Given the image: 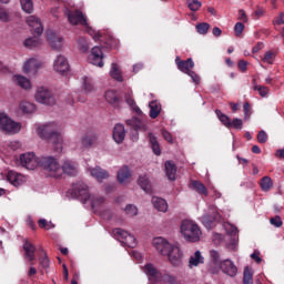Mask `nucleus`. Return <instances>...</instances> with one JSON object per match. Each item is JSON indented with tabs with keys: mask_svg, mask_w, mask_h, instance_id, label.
<instances>
[{
	"mask_svg": "<svg viewBox=\"0 0 284 284\" xmlns=\"http://www.w3.org/2000/svg\"><path fill=\"white\" fill-rule=\"evenodd\" d=\"M254 271L250 268V266H246L244 268V275H243V284H254Z\"/></svg>",
	"mask_w": 284,
	"mask_h": 284,
	"instance_id": "39",
	"label": "nucleus"
},
{
	"mask_svg": "<svg viewBox=\"0 0 284 284\" xmlns=\"http://www.w3.org/2000/svg\"><path fill=\"white\" fill-rule=\"evenodd\" d=\"M149 116H151V119H156L161 114V103H159L158 101H152L151 103H149Z\"/></svg>",
	"mask_w": 284,
	"mask_h": 284,
	"instance_id": "35",
	"label": "nucleus"
},
{
	"mask_svg": "<svg viewBox=\"0 0 284 284\" xmlns=\"http://www.w3.org/2000/svg\"><path fill=\"white\" fill-rule=\"evenodd\" d=\"M0 21L2 23H8V21H10V12L3 7H0Z\"/></svg>",
	"mask_w": 284,
	"mask_h": 284,
	"instance_id": "49",
	"label": "nucleus"
},
{
	"mask_svg": "<svg viewBox=\"0 0 284 284\" xmlns=\"http://www.w3.org/2000/svg\"><path fill=\"white\" fill-rule=\"evenodd\" d=\"M124 212H125L126 216L132 217V216H136V214H139V209L133 204H129L124 207Z\"/></svg>",
	"mask_w": 284,
	"mask_h": 284,
	"instance_id": "48",
	"label": "nucleus"
},
{
	"mask_svg": "<svg viewBox=\"0 0 284 284\" xmlns=\"http://www.w3.org/2000/svg\"><path fill=\"white\" fill-rule=\"evenodd\" d=\"M275 26H284V13H281L274 21Z\"/></svg>",
	"mask_w": 284,
	"mask_h": 284,
	"instance_id": "64",
	"label": "nucleus"
},
{
	"mask_svg": "<svg viewBox=\"0 0 284 284\" xmlns=\"http://www.w3.org/2000/svg\"><path fill=\"white\" fill-rule=\"evenodd\" d=\"M276 59V53L272 51H266L264 53V57L262 58L263 63H268V65H272Z\"/></svg>",
	"mask_w": 284,
	"mask_h": 284,
	"instance_id": "46",
	"label": "nucleus"
},
{
	"mask_svg": "<svg viewBox=\"0 0 284 284\" xmlns=\"http://www.w3.org/2000/svg\"><path fill=\"white\" fill-rule=\"evenodd\" d=\"M138 183L140 187L146 192V194H150L152 192V184L150 183V179L146 178V175H142L139 178Z\"/></svg>",
	"mask_w": 284,
	"mask_h": 284,
	"instance_id": "36",
	"label": "nucleus"
},
{
	"mask_svg": "<svg viewBox=\"0 0 284 284\" xmlns=\"http://www.w3.org/2000/svg\"><path fill=\"white\" fill-rule=\"evenodd\" d=\"M237 68L241 70V72H247V61L240 60L237 63Z\"/></svg>",
	"mask_w": 284,
	"mask_h": 284,
	"instance_id": "63",
	"label": "nucleus"
},
{
	"mask_svg": "<svg viewBox=\"0 0 284 284\" xmlns=\"http://www.w3.org/2000/svg\"><path fill=\"white\" fill-rule=\"evenodd\" d=\"M89 63L103 68V51L99 47H93L89 55Z\"/></svg>",
	"mask_w": 284,
	"mask_h": 284,
	"instance_id": "14",
	"label": "nucleus"
},
{
	"mask_svg": "<svg viewBox=\"0 0 284 284\" xmlns=\"http://www.w3.org/2000/svg\"><path fill=\"white\" fill-rule=\"evenodd\" d=\"M67 17L72 26H79V23L80 26H84L87 28V32L93 38L94 41H101V33L92 30V28L88 26V19L85 16H83V12L79 10L73 12L67 11Z\"/></svg>",
	"mask_w": 284,
	"mask_h": 284,
	"instance_id": "4",
	"label": "nucleus"
},
{
	"mask_svg": "<svg viewBox=\"0 0 284 284\" xmlns=\"http://www.w3.org/2000/svg\"><path fill=\"white\" fill-rule=\"evenodd\" d=\"M152 244L161 256L168 257L173 267H179L183 263V251L179 243H170L164 237H154Z\"/></svg>",
	"mask_w": 284,
	"mask_h": 284,
	"instance_id": "1",
	"label": "nucleus"
},
{
	"mask_svg": "<svg viewBox=\"0 0 284 284\" xmlns=\"http://www.w3.org/2000/svg\"><path fill=\"white\" fill-rule=\"evenodd\" d=\"M220 268L224 274H227V276H236L239 268H236V265H234V262L231 260H225L220 263Z\"/></svg>",
	"mask_w": 284,
	"mask_h": 284,
	"instance_id": "19",
	"label": "nucleus"
},
{
	"mask_svg": "<svg viewBox=\"0 0 284 284\" xmlns=\"http://www.w3.org/2000/svg\"><path fill=\"white\" fill-rule=\"evenodd\" d=\"M20 165L26 170H37L41 165V159L32 152L24 153L20 155Z\"/></svg>",
	"mask_w": 284,
	"mask_h": 284,
	"instance_id": "10",
	"label": "nucleus"
},
{
	"mask_svg": "<svg viewBox=\"0 0 284 284\" xmlns=\"http://www.w3.org/2000/svg\"><path fill=\"white\" fill-rule=\"evenodd\" d=\"M34 100L42 105H57V97L47 87H39L36 90Z\"/></svg>",
	"mask_w": 284,
	"mask_h": 284,
	"instance_id": "7",
	"label": "nucleus"
},
{
	"mask_svg": "<svg viewBox=\"0 0 284 284\" xmlns=\"http://www.w3.org/2000/svg\"><path fill=\"white\" fill-rule=\"evenodd\" d=\"M7 180L14 187H19V186L23 185V183H26V181H27L24 175L21 173H18L17 171H9L7 174Z\"/></svg>",
	"mask_w": 284,
	"mask_h": 284,
	"instance_id": "18",
	"label": "nucleus"
},
{
	"mask_svg": "<svg viewBox=\"0 0 284 284\" xmlns=\"http://www.w3.org/2000/svg\"><path fill=\"white\" fill-rule=\"evenodd\" d=\"M21 8L23 12H27L28 14L32 13L34 10V4L32 3V0H20Z\"/></svg>",
	"mask_w": 284,
	"mask_h": 284,
	"instance_id": "44",
	"label": "nucleus"
},
{
	"mask_svg": "<svg viewBox=\"0 0 284 284\" xmlns=\"http://www.w3.org/2000/svg\"><path fill=\"white\" fill-rule=\"evenodd\" d=\"M254 90H256L260 94V97H267L270 89L267 87L263 85H255Z\"/></svg>",
	"mask_w": 284,
	"mask_h": 284,
	"instance_id": "56",
	"label": "nucleus"
},
{
	"mask_svg": "<svg viewBox=\"0 0 284 284\" xmlns=\"http://www.w3.org/2000/svg\"><path fill=\"white\" fill-rule=\"evenodd\" d=\"M181 233L184 236L186 241H190L191 243H196L201 239V229H199V225L196 223L184 220L181 224Z\"/></svg>",
	"mask_w": 284,
	"mask_h": 284,
	"instance_id": "5",
	"label": "nucleus"
},
{
	"mask_svg": "<svg viewBox=\"0 0 284 284\" xmlns=\"http://www.w3.org/2000/svg\"><path fill=\"white\" fill-rule=\"evenodd\" d=\"M214 221H221V213H219V209H216V206L211 205L205 214L202 215L201 222L206 230H210Z\"/></svg>",
	"mask_w": 284,
	"mask_h": 284,
	"instance_id": "9",
	"label": "nucleus"
},
{
	"mask_svg": "<svg viewBox=\"0 0 284 284\" xmlns=\"http://www.w3.org/2000/svg\"><path fill=\"white\" fill-rule=\"evenodd\" d=\"M186 74L192 79L193 83H195L196 85H199V83H201V77H199V74H196V72L190 71Z\"/></svg>",
	"mask_w": 284,
	"mask_h": 284,
	"instance_id": "60",
	"label": "nucleus"
},
{
	"mask_svg": "<svg viewBox=\"0 0 284 284\" xmlns=\"http://www.w3.org/2000/svg\"><path fill=\"white\" fill-rule=\"evenodd\" d=\"M215 113L219 116L221 123L225 125V128H232V121L230 120V116L223 114L221 110H215Z\"/></svg>",
	"mask_w": 284,
	"mask_h": 284,
	"instance_id": "45",
	"label": "nucleus"
},
{
	"mask_svg": "<svg viewBox=\"0 0 284 284\" xmlns=\"http://www.w3.org/2000/svg\"><path fill=\"white\" fill-rule=\"evenodd\" d=\"M191 186L193 190H195V192H197V194H204V196H207V187H205L203 183L199 181H192Z\"/></svg>",
	"mask_w": 284,
	"mask_h": 284,
	"instance_id": "40",
	"label": "nucleus"
},
{
	"mask_svg": "<svg viewBox=\"0 0 284 284\" xmlns=\"http://www.w3.org/2000/svg\"><path fill=\"white\" fill-rule=\"evenodd\" d=\"M60 168L61 176H63V174H67V176H77V174H79V166L73 161L65 160Z\"/></svg>",
	"mask_w": 284,
	"mask_h": 284,
	"instance_id": "16",
	"label": "nucleus"
},
{
	"mask_svg": "<svg viewBox=\"0 0 284 284\" xmlns=\"http://www.w3.org/2000/svg\"><path fill=\"white\" fill-rule=\"evenodd\" d=\"M39 68H41V62L34 58H31L24 63L23 72L26 74H37V72H39Z\"/></svg>",
	"mask_w": 284,
	"mask_h": 284,
	"instance_id": "21",
	"label": "nucleus"
},
{
	"mask_svg": "<svg viewBox=\"0 0 284 284\" xmlns=\"http://www.w3.org/2000/svg\"><path fill=\"white\" fill-rule=\"evenodd\" d=\"M88 172L92 179H95L98 183H103L106 179H110V173L102 169L101 166L89 168Z\"/></svg>",
	"mask_w": 284,
	"mask_h": 284,
	"instance_id": "13",
	"label": "nucleus"
},
{
	"mask_svg": "<svg viewBox=\"0 0 284 284\" xmlns=\"http://www.w3.org/2000/svg\"><path fill=\"white\" fill-rule=\"evenodd\" d=\"M13 82L17 83L22 90H32V82L30 79L23 77V75H14L13 77Z\"/></svg>",
	"mask_w": 284,
	"mask_h": 284,
	"instance_id": "27",
	"label": "nucleus"
},
{
	"mask_svg": "<svg viewBox=\"0 0 284 284\" xmlns=\"http://www.w3.org/2000/svg\"><path fill=\"white\" fill-rule=\"evenodd\" d=\"M39 261L41 267H43L44 270H48V267H50V260L48 258V254H45V251L41 250Z\"/></svg>",
	"mask_w": 284,
	"mask_h": 284,
	"instance_id": "47",
	"label": "nucleus"
},
{
	"mask_svg": "<svg viewBox=\"0 0 284 284\" xmlns=\"http://www.w3.org/2000/svg\"><path fill=\"white\" fill-rule=\"evenodd\" d=\"M47 41L53 50H61L63 48V38L54 31L47 32Z\"/></svg>",
	"mask_w": 284,
	"mask_h": 284,
	"instance_id": "15",
	"label": "nucleus"
},
{
	"mask_svg": "<svg viewBox=\"0 0 284 284\" xmlns=\"http://www.w3.org/2000/svg\"><path fill=\"white\" fill-rule=\"evenodd\" d=\"M144 273L149 277V281H152L153 283H159V281H161L162 273H160L152 264H146L144 266Z\"/></svg>",
	"mask_w": 284,
	"mask_h": 284,
	"instance_id": "23",
	"label": "nucleus"
},
{
	"mask_svg": "<svg viewBox=\"0 0 284 284\" xmlns=\"http://www.w3.org/2000/svg\"><path fill=\"white\" fill-rule=\"evenodd\" d=\"M98 138L94 134L84 135L81 140V143L84 148H92L97 145Z\"/></svg>",
	"mask_w": 284,
	"mask_h": 284,
	"instance_id": "37",
	"label": "nucleus"
},
{
	"mask_svg": "<svg viewBox=\"0 0 284 284\" xmlns=\"http://www.w3.org/2000/svg\"><path fill=\"white\" fill-rule=\"evenodd\" d=\"M43 42L41 41V38L39 37H33V38H28L24 40V48H28L29 50H34V48H39Z\"/></svg>",
	"mask_w": 284,
	"mask_h": 284,
	"instance_id": "33",
	"label": "nucleus"
},
{
	"mask_svg": "<svg viewBox=\"0 0 284 284\" xmlns=\"http://www.w3.org/2000/svg\"><path fill=\"white\" fill-rule=\"evenodd\" d=\"M205 263V257L201 254V251H196L193 255H191L189 260V267H199V265H203Z\"/></svg>",
	"mask_w": 284,
	"mask_h": 284,
	"instance_id": "26",
	"label": "nucleus"
},
{
	"mask_svg": "<svg viewBox=\"0 0 284 284\" xmlns=\"http://www.w3.org/2000/svg\"><path fill=\"white\" fill-rule=\"evenodd\" d=\"M0 130L7 134H17L21 132V123L16 122L6 113H0Z\"/></svg>",
	"mask_w": 284,
	"mask_h": 284,
	"instance_id": "8",
	"label": "nucleus"
},
{
	"mask_svg": "<svg viewBox=\"0 0 284 284\" xmlns=\"http://www.w3.org/2000/svg\"><path fill=\"white\" fill-rule=\"evenodd\" d=\"M175 63L178 65V70L180 72H183L184 74H190L192 70L194 69V61L192 58H189L187 60H181L180 57L175 58Z\"/></svg>",
	"mask_w": 284,
	"mask_h": 284,
	"instance_id": "17",
	"label": "nucleus"
},
{
	"mask_svg": "<svg viewBox=\"0 0 284 284\" xmlns=\"http://www.w3.org/2000/svg\"><path fill=\"white\" fill-rule=\"evenodd\" d=\"M165 172L169 181H176V165L172 161L165 162Z\"/></svg>",
	"mask_w": 284,
	"mask_h": 284,
	"instance_id": "32",
	"label": "nucleus"
},
{
	"mask_svg": "<svg viewBox=\"0 0 284 284\" xmlns=\"http://www.w3.org/2000/svg\"><path fill=\"white\" fill-rule=\"evenodd\" d=\"M258 143H267V133L265 131H260L257 133Z\"/></svg>",
	"mask_w": 284,
	"mask_h": 284,
	"instance_id": "62",
	"label": "nucleus"
},
{
	"mask_svg": "<svg viewBox=\"0 0 284 284\" xmlns=\"http://www.w3.org/2000/svg\"><path fill=\"white\" fill-rule=\"evenodd\" d=\"M27 23L32 28L33 32L38 34V37H41L43 34V24H41V20L37 18L36 16H29L27 18Z\"/></svg>",
	"mask_w": 284,
	"mask_h": 284,
	"instance_id": "20",
	"label": "nucleus"
},
{
	"mask_svg": "<svg viewBox=\"0 0 284 284\" xmlns=\"http://www.w3.org/2000/svg\"><path fill=\"white\" fill-rule=\"evenodd\" d=\"M210 30V23L207 22H202L196 26V32L199 34H205Z\"/></svg>",
	"mask_w": 284,
	"mask_h": 284,
	"instance_id": "52",
	"label": "nucleus"
},
{
	"mask_svg": "<svg viewBox=\"0 0 284 284\" xmlns=\"http://www.w3.org/2000/svg\"><path fill=\"white\" fill-rule=\"evenodd\" d=\"M73 194L74 196H81L84 203L89 201L93 210L101 207V205L105 203V199L101 195L90 196V192L88 191V185L83 182H78L73 185Z\"/></svg>",
	"mask_w": 284,
	"mask_h": 284,
	"instance_id": "3",
	"label": "nucleus"
},
{
	"mask_svg": "<svg viewBox=\"0 0 284 284\" xmlns=\"http://www.w3.org/2000/svg\"><path fill=\"white\" fill-rule=\"evenodd\" d=\"M201 6H202L201 1H199V0H192L191 2H189L187 8H189V10H191L192 12H197V10L201 9Z\"/></svg>",
	"mask_w": 284,
	"mask_h": 284,
	"instance_id": "53",
	"label": "nucleus"
},
{
	"mask_svg": "<svg viewBox=\"0 0 284 284\" xmlns=\"http://www.w3.org/2000/svg\"><path fill=\"white\" fill-rule=\"evenodd\" d=\"M23 250L24 258H27L29 263L37 261V246H34V244L30 243L29 241H26L23 244Z\"/></svg>",
	"mask_w": 284,
	"mask_h": 284,
	"instance_id": "22",
	"label": "nucleus"
},
{
	"mask_svg": "<svg viewBox=\"0 0 284 284\" xmlns=\"http://www.w3.org/2000/svg\"><path fill=\"white\" fill-rule=\"evenodd\" d=\"M116 176H118L119 183L123 184V183H128V181H130L132 173L130 172V169L128 166H122L118 171Z\"/></svg>",
	"mask_w": 284,
	"mask_h": 284,
	"instance_id": "30",
	"label": "nucleus"
},
{
	"mask_svg": "<svg viewBox=\"0 0 284 284\" xmlns=\"http://www.w3.org/2000/svg\"><path fill=\"white\" fill-rule=\"evenodd\" d=\"M53 70L59 74L70 72V63L68 62V59L63 55H58L53 62Z\"/></svg>",
	"mask_w": 284,
	"mask_h": 284,
	"instance_id": "12",
	"label": "nucleus"
},
{
	"mask_svg": "<svg viewBox=\"0 0 284 284\" xmlns=\"http://www.w3.org/2000/svg\"><path fill=\"white\" fill-rule=\"evenodd\" d=\"M38 225L42 230H53V227H54L53 223L52 222H48V220H45V219L39 220Z\"/></svg>",
	"mask_w": 284,
	"mask_h": 284,
	"instance_id": "51",
	"label": "nucleus"
},
{
	"mask_svg": "<svg viewBox=\"0 0 284 284\" xmlns=\"http://www.w3.org/2000/svg\"><path fill=\"white\" fill-rule=\"evenodd\" d=\"M159 283H163V284H179V281H176V277L168 274V273H162V275H160V281Z\"/></svg>",
	"mask_w": 284,
	"mask_h": 284,
	"instance_id": "41",
	"label": "nucleus"
},
{
	"mask_svg": "<svg viewBox=\"0 0 284 284\" xmlns=\"http://www.w3.org/2000/svg\"><path fill=\"white\" fill-rule=\"evenodd\" d=\"M224 229H225V232L227 234H230L231 236L236 235V233L239 232V229H236V226H234L230 223L224 224Z\"/></svg>",
	"mask_w": 284,
	"mask_h": 284,
	"instance_id": "54",
	"label": "nucleus"
},
{
	"mask_svg": "<svg viewBox=\"0 0 284 284\" xmlns=\"http://www.w3.org/2000/svg\"><path fill=\"white\" fill-rule=\"evenodd\" d=\"M243 30H245V24L243 22H237L234 26L235 37H241L243 34Z\"/></svg>",
	"mask_w": 284,
	"mask_h": 284,
	"instance_id": "58",
	"label": "nucleus"
},
{
	"mask_svg": "<svg viewBox=\"0 0 284 284\" xmlns=\"http://www.w3.org/2000/svg\"><path fill=\"white\" fill-rule=\"evenodd\" d=\"M112 136L115 143H123V141H125V126H123L122 124H116L113 129Z\"/></svg>",
	"mask_w": 284,
	"mask_h": 284,
	"instance_id": "25",
	"label": "nucleus"
},
{
	"mask_svg": "<svg viewBox=\"0 0 284 284\" xmlns=\"http://www.w3.org/2000/svg\"><path fill=\"white\" fill-rule=\"evenodd\" d=\"M231 128H234L235 130H243V120L239 118L233 119Z\"/></svg>",
	"mask_w": 284,
	"mask_h": 284,
	"instance_id": "59",
	"label": "nucleus"
},
{
	"mask_svg": "<svg viewBox=\"0 0 284 284\" xmlns=\"http://www.w3.org/2000/svg\"><path fill=\"white\" fill-rule=\"evenodd\" d=\"M210 256L215 265H221V254L217 251H210Z\"/></svg>",
	"mask_w": 284,
	"mask_h": 284,
	"instance_id": "57",
	"label": "nucleus"
},
{
	"mask_svg": "<svg viewBox=\"0 0 284 284\" xmlns=\"http://www.w3.org/2000/svg\"><path fill=\"white\" fill-rule=\"evenodd\" d=\"M104 99L111 105H115V103L119 101V95H116V92L114 91H106L104 94Z\"/></svg>",
	"mask_w": 284,
	"mask_h": 284,
	"instance_id": "42",
	"label": "nucleus"
},
{
	"mask_svg": "<svg viewBox=\"0 0 284 284\" xmlns=\"http://www.w3.org/2000/svg\"><path fill=\"white\" fill-rule=\"evenodd\" d=\"M128 125H132L135 131L141 130L142 132H148V125L143 122H141L136 118H132L131 120L126 121Z\"/></svg>",
	"mask_w": 284,
	"mask_h": 284,
	"instance_id": "34",
	"label": "nucleus"
},
{
	"mask_svg": "<svg viewBox=\"0 0 284 284\" xmlns=\"http://www.w3.org/2000/svg\"><path fill=\"white\" fill-rule=\"evenodd\" d=\"M110 77H112V79H114L115 81H123V75L121 74V69H119V64H111Z\"/></svg>",
	"mask_w": 284,
	"mask_h": 284,
	"instance_id": "38",
	"label": "nucleus"
},
{
	"mask_svg": "<svg viewBox=\"0 0 284 284\" xmlns=\"http://www.w3.org/2000/svg\"><path fill=\"white\" fill-rule=\"evenodd\" d=\"M126 103L128 105H130V108H132L133 112H135V114H143V111H141V108L136 106V103L134 102V100L132 98H126Z\"/></svg>",
	"mask_w": 284,
	"mask_h": 284,
	"instance_id": "50",
	"label": "nucleus"
},
{
	"mask_svg": "<svg viewBox=\"0 0 284 284\" xmlns=\"http://www.w3.org/2000/svg\"><path fill=\"white\" fill-rule=\"evenodd\" d=\"M153 207L158 210V212H168V202L162 197H152Z\"/></svg>",
	"mask_w": 284,
	"mask_h": 284,
	"instance_id": "31",
	"label": "nucleus"
},
{
	"mask_svg": "<svg viewBox=\"0 0 284 284\" xmlns=\"http://www.w3.org/2000/svg\"><path fill=\"white\" fill-rule=\"evenodd\" d=\"M40 165L54 179H61V164L53 156H44L40 159Z\"/></svg>",
	"mask_w": 284,
	"mask_h": 284,
	"instance_id": "6",
	"label": "nucleus"
},
{
	"mask_svg": "<svg viewBox=\"0 0 284 284\" xmlns=\"http://www.w3.org/2000/svg\"><path fill=\"white\" fill-rule=\"evenodd\" d=\"M19 110L23 114H34V112H37V105H34L32 102L23 100L19 103Z\"/></svg>",
	"mask_w": 284,
	"mask_h": 284,
	"instance_id": "28",
	"label": "nucleus"
},
{
	"mask_svg": "<svg viewBox=\"0 0 284 284\" xmlns=\"http://www.w3.org/2000/svg\"><path fill=\"white\" fill-rule=\"evenodd\" d=\"M149 143L153 154H155V156H161V144H159V140L152 132L149 133Z\"/></svg>",
	"mask_w": 284,
	"mask_h": 284,
	"instance_id": "29",
	"label": "nucleus"
},
{
	"mask_svg": "<svg viewBox=\"0 0 284 284\" xmlns=\"http://www.w3.org/2000/svg\"><path fill=\"white\" fill-rule=\"evenodd\" d=\"M61 126L57 122L45 123L37 129L40 139H45L53 145L55 152H63V136L59 133Z\"/></svg>",
	"mask_w": 284,
	"mask_h": 284,
	"instance_id": "2",
	"label": "nucleus"
},
{
	"mask_svg": "<svg viewBox=\"0 0 284 284\" xmlns=\"http://www.w3.org/2000/svg\"><path fill=\"white\" fill-rule=\"evenodd\" d=\"M273 185H274V183L272 182V178H270V176H264L261 181V187H262L263 192H270V190H272Z\"/></svg>",
	"mask_w": 284,
	"mask_h": 284,
	"instance_id": "43",
	"label": "nucleus"
},
{
	"mask_svg": "<svg viewBox=\"0 0 284 284\" xmlns=\"http://www.w3.org/2000/svg\"><path fill=\"white\" fill-rule=\"evenodd\" d=\"M271 225H274V227H281L283 225V221L281 220V216H275L270 220Z\"/></svg>",
	"mask_w": 284,
	"mask_h": 284,
	"instance_id": "61",
	"label": "nucleus"
},
{
	"mask_svg": "<svg viewBox=\"0 0 284 284\" xmlns=\"http://www.w3.org/2000/svg\"><path fill=\"white\" fill-rule=\"evenodd\" d=\"M82 81V92L84 94H93V92H97V87H94V82L91 78H88L87 75H83L81 78Z\"/></svg>",
	"mask_w": 284,
	"mask_h": 284,
	"instance_id": "24",
	"label": "nucleus"
},
{
	"mask_svg": "<svg viewBox=\"0 0 284 284\" xmlns=\"http://www.w3.org/2000/svg\"><path fill=\"white\" fill-rule=\"evenodd\" d=\"M79 50H80V52H88V50H90L88 40H85L84 38H80V40H79Z\"/></svg>",
	"mask_w": 284,
	"mask_h": 284,
	"instance_id": "55",
	"label": "nucleus"
},
{
	"mask_svg": "<svg viewBox=\"0 0 284 284\" xmlns=\"http://www.w3.org/2000/svg\"><path fill=\"white\" fill-rule=\"evenodd\" d=\"M115 236L118 237L119 242L126 245V247H136V239L134 235L123 231V229H116Z\"/></svg>",
	"mask_w": 284,
	"mask_h": 284,
	"instance_id": "11",
	"label": "nucleus"
}]
</instances>
